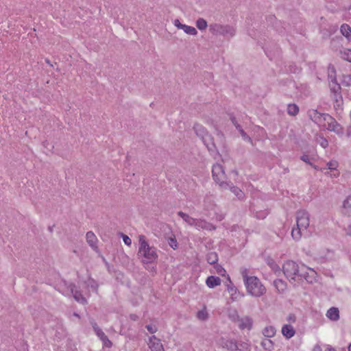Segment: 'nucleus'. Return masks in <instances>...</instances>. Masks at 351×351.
I'll return each mask as SVG.
<instances>
[{
  "label": "nucleus",
  "mask_w": 351,
  "mask_h": 351,
  "mask_svg": "<svg viewBox=\"0 0 351 351\" xmlns=\"http://www.w3.org/2000/svg\"><path fill=\"white\" fill-rule=\"evenodd\" d=\"M72 293H73V297L76 301L81 302L82 304L86 303V300L85 299V298H84L82 296V295L81 294V293L80 291H78L77 290H75V291L72 290Z\"/></svg>",
  "instance_id": "nucleus-29"
},
{
  "label": "nucleus",
  "mask_w": 351,
  "mask_h": 351,
  "mask_svg": "<svg viewBox=\"0 0 351 351\" xmlns=\"http://www.w3.org/2000/svg\"><path fill=\"white\" fill-rule=\"evenodd\" d=\"M206 283L209 288H214L217 286L220 285L221 279L219 277L210 276L207 278Z\"/></svg>",
  "instance_id": "nucleus-18"
},
{
  "label": "nucleus",
  "mask_w": 351,
  "mask_h": 351,
  "mask_svg": "<svg viewBox=\"0 0 351 351\" xmlns=\"http://www.w3.org/2000/svg\"><path fill=\"white\" fill-rule=\"evenodd\" d=\"M168 243L169 245L173 248L176 249L178 247L177 241L175 238L170 237L168 239Z\"/></svg>",
  "instance_id": "nucleus-39"
},
{
  "label": "nucleus",
  "mask_w": 351,
  "mask_h": 351,
  "mask_svg": "<svg viewBox=\"0 0 351 351\" xmlns=\"http://www.w3.org/2000/svg\"><path fill=\"white\" fill-rule=\"evenodd\" d=\"M328 77L329 79V86L330 88V90L332 93H333L335 94L336 99L337 100V96H339L341 97V95H340L341 86L337 82L336 69H335V66L332 64H329V66L328 67Z\"/></svg>",
  "instance_id": "nucleus-9"
},
{
  "label": "nucleus",
  "mask_w": 351,
  "mask_h": 351,
  "mask_svg": "<svg viewBox=\"0 0 351 351\" xmlns=\"http://www.w3.org/2000/svg\"><path fill=\"white\" fill-rule=\"evenodd\" d=\"M237 350L239 351H250V346L246 342H237Z\"/></svg>",
  "instance_id": "nucleus-31"
},
{
  "label": "nucleus",
  "mask_w": 351,
  "mask_h": 351,
  "mask_svg": "<svg viewBox=\"0 0 351 351\" xmlns=\"http://www.w3.org/2000/svg\"><path fill=\"white\" fill-rule=\"evenodd\" d=\"M73 315H74L75 316H76V317H79L78 314H77V313H75Z\"/></svg>",
  "instance_id": "nucleus-53"
},
{
  "label": "nucleus",
  "mask_w": 351,
  "mask_h": 351,
  "mask_svg": "<svg viewBox=\"0 0 351 351\" xmlns=\"http://www.w3.org/2000/svg\"><path fill=\"white\" fill-rule=\"evenodd\" d=\"M145 327H146L147 330L151 334H154L158 331V328L156 325L149 324V325H147Z\"/></svg>",
  "instance_id": "nucleus-38"
},
{
  "label": "nucleus",
  "mask_w": 351,
  "mask_h": 351,
  "mask_svg": "<svg viewBox=\"0 0 351 351\" xmlns=\"http://www.w3.org/2000/svg\"><path fill=\"white\" fill-rule=\"evenodd\" d=\"M308 269V268L304 265L299 267V265L293 261H286L282 266L283 273L291 282L295 281L296 278L298 280L305 279L308 281V276L307 274Z\"/></svg>",
  "instance_id": "nucleus-3"
},
{
  "label": "nucleus",
  "mask_w": 351,
  "mask_h": 351,
  "mask_svg": "<svg viewBox=\"0 0 351 351\" xmlns=\"http://www.w3.org/2000/svg\"><path fill=\"white\" fill-rule=\"evenodd\" d=\"M196 27H197L198 29H199L201 31L205 30L206 29V27H208L206 21L205 19H204L203 18H199L196 21Z\"/></svg>",
  "instance_id": "nucleus-27"
},
{
  "label": "nucleus",
  "mask_w": 351,
  "mask_h": 351,
  "mask_svg": "<svg viewBox=\"0 0 351 351\" xmlns=\"http://www.w3.org/2000/svg\"><path fill=\"white\" fill-rule=\"evenodd\" d=\"M301 160L308 164H311L309 156L308 155L304 154L301 156Z\"/></svg>",
  "instance_id": "nucleus-46"
},
{
  "label": "nucleus",
  "mask_w": 351,
  "mask_h": 351,
  "mask_svg": "<svg viewBox=\"0 0 351 351\" xmlns=\"http://www.w3.org/2000/svg\"><path fill=\"white\" fill-rule=\"evenodd\" d=\"M230 317L232 318V319H235L236 318L238 319L239 318V315H238V313L236 311H234L232 312V314H230L229 315Z\"/></svg>",
  "instance_id": "nucleus-47"
},
{
  "label": "nucleus",
  "mask_w": 351,
  "mask_h": 351,
  "mask_svg": "<svg viewBox=\"0 0 351 351\" xmlns=\"http://www.w3.org/2000/svg\"><path fill=\"white\" fill-rule=\"evenodd\" d=\"M123 240L125 245H127L128 246L131 245L132 240L128 236H127L125 234H123Z\"/></svg>",
  "instance_id": "nucleus-42"
},
{
  "label": "nucleus",
  "mask_w": 351,
  "mask_h": 351,
  "mask_svg": "<svg viewBox=\"0 0 351 351\" xmlns=\"http://www.w3.org/2000/svg\"><path fill=\"white\" fill-rule=\"evenodd\" d=\"M348 351H351V343L348 346Z\"/></svg>",
  "instance_id": "nucleus-52"
},
{
  "label": "nucleus",
  "mask_w": 351,
  "mask_h": 351,
  "mask_svg": "<svg viewBox=\"0 0 351 351\" xmlns=\"http://www.w3.org/2000/svg\"><path fill=\"white\" fill-rule=\"evenodd\" d=\"M240 273L249 294L254 297H261L266 292L265 286L256 276L248 275L249 271L247 268L241 267Z\"/></svg>",
  "instance_id": "nucleus-2"
},
{
  "label": "nucleus",
  "mask_w": 351,
  "mask_h": 351,
  "mask_svg": "<svg viewBox=\"0 0 351 351\" xmlns=\"http://www.w3.org/2000/svg\"><path fill=\"white\" fill-rule=\"evenodd\" d=\"M316 141L323 148H326L328 145V141L322 136H317Z\"/></svg>",
  "instance_id": "nucleus-35"
},
{
  "label": "nucleus",
  "mask_w": 351,
  "mask_h": 351,
  "mask_svg": "<svg viewBox=\"0 0 351 351\" xmlns=\"http://www.w3.org/2000/svg\"><path fill=\"white\" fill-rule=\"evenodd\" d=\"M239 132L244 140L248 141L249 142H252L251 138L246 134V132L242 128L239 130Z\"/></svg>",
  "instance_id": "nucleus-40"
},
{
  "label": "nucleus",
  "mask_w": 351,
  "mask_h": 351,
  "mask_svg": "<svg viewBox=\"0 0 351 351\" xmlns=\"http://www.w3.org/2000/svg\"><path fill=\"white\" fill-rule=\"evenodd\" d=\"M45 62L49 64L51 66H53V65L51 63L50 60H48V59H46L45 60Z\"/></svg>",
  "instance_id": "nucleus-50"
},
{
  "label": "nucleus",
  "mask_w": 351,
  "mask_h": 351,
  "mask_svg": "<svg viewBox=\"0 0 351 351\" xmlns=\"http://www.w3.org/2000/svg\"><path fill=\"white\" fill-rule=\"evenodd\" d=\"M228 189H230L239 199H243L245 196L244 193L239 187L233 186L231 182H230V186H228Z\"/></svg>",
  "instance_id": "nucleus-21"
},
{
  "label": "nucleus",
  "mask_w": 351,
  "mask_h": 351,
  "mask_svg": "<svg viewBox=\"0 0 351 351\" xmlns=\"http://www.w3.org/2000/svg\"><path fill=\"white\" fill-rule=\"evenodd\" d=\"M282 333L287 339H290L294 336L295 331L291 325L285 324L282 328Z\"/></svg>",
  "instance_id": "nucleus-14"
},
{
  "label": "nucleus",
  "mask_w": 351,
  "mask_h": 351,
  "mask_svg": "<svg viewBox=\"0 0 351 351\" xmlns=\"http://www.w3.org/2000/svg\"><path fill=\"white\" fill-rule=\"evenodd\" d=\"M271 267L272 268V269L275 271V273H280V267L277 265L275 263H273L271 265Z\"/></svg>",
  "instance_id": "nucleus-44"
},
{
  "label": "nucleus",
  "mask_w": 351,
  "mask_h": 351,
  "mask_svg": "<svg viewBox=\"0 0 351 351\" xmlns=\"http://www.w3.org/2000/svg\"><path fill=\"white\" fill-rule=\"evenodd\" d=\"M86 238L87 243L93 249H95L97 247V239L95 234L92 231H89L86 233Z\"/></svg>",
  "instance_id": "nucleus-15"
},
{
  "label": "nucleus",
  "mask_w": 351,
  "mask_h": 351,
  "mask_svg": "<svg viewBox=\"0 0 351 351\" xmlns=\"http://www.w3.org/2000/svg\"><path fill=\"white\" fill-rule=\"evenodd\" d=\"M194 227L197 229L215 230L216 226L202 219H196Z\"/></svg>",
  "instance_id": "nucleus-13"
},
{
  "label": "nucleus",
  "mask_w": 351,
  "mask_h": 351,
  "mask_svg": "<svg viewBox=\"0 0 351 351\" xmlns=\"http://www.w3.org/2000/svg\"><path fill=\"white\" fill-rule=\"evenodd\" d=\"M182 29L189 35L195 36L197 34L196 29L192 26L184 25Z\"/></svg>",
  "instance_id": "nucleus-32"
},
{
  "label": "nucleus",
  "mask_w": 351,
  "mask_h": 351,
  "mask_svg": "<svg viewBox=\"0 0 351 351\" xmlns=\"http://www.w3.org/2000/svg\"><path fill=\"white\" fill-rule=\"evenodd\" d=\"M341 33L348 40L351 38V27L348 24H343L340 28Z\"/></svg>",
  "instance_id": "nucleus-24"
},
{
  "label": "nucleus",
  "mask_w": 351,
  "mask_h": 351,
  "mask_svg": "<svg viewBox=\"0 0 351 351\" xmlns=\"http://www.w3.org/2000/svg\"><path fill=\"white\" fill-rule=\"evenodd\" d=\"M299 112V107L295 104H289L287 106V113L291 116H295Z\"/></svg>",
  "instance_id": "nucleus-26"
},
{
  "label": "nucleus",
  "mask_w": 351,
  "mask_h": 351,
  "mask_svg": "<svg viewBox=\"0 0 351 351\" xmlns=\"http://www.w3.org/2000/svg\"><path fill=\"white\" fill-rule=\"evenodd\" d=\"M230 120L232 123V124L235 126V128H237V130L239 131V130H241L242 128V127L241 126V125H239L236 119V118L234 117H230Z\"/></svg>",
  "instance_id": "nucleus-41"
},
{
  "label": "nucleus",
  "mask_w": 351,
  "mask_h": 351,
  "mask_svg": "<svg viewBox=\"0 0 351 351\" xmlns=\"http://www.w3.org/2000/svg\"><path fill=\"white\" fill-rule=\"evenodd\" d=\"M130 318L132 321H136L138 319V316L137 315H136V314H130Z\"/></svg>",
  "instance_id": "nucleus-48"
},
{
  "label": "nucleus",
  "mask_w": 351,
  "mask_h": 351,
  "mask_svg": "<svg viewBox=\"0 0 351 351\" xmlns=\"http://www.w3.org/2000/svg\"><path fill=\"white\" fill-rule=\"evenodd\" d=\"M193 129L196 134L202 138L204 143L205 144V145L210 152H214L215 150H216L217 147L215 143H212L211 145L208 143V140L212 141V136L207 133L204 126L197 123L195 124Z\"/></svg>",
  "instance_id": "nucleus-8"
},
{
  "label": "nucleus",
  "mask_w": 351,
  "mask_h": 351,
  "mask_svg": "<svg viewBox=\"0 0 351 351\" xmlns=\"http://www.w3.org/2000/svg\"><path fill=\"white\" fill-rule=\"evenodd\" d=\"M276 332V328L274 326H269L263 329V334L266 337H272L275 335Z\"/></svg>",
  "instance_id": "nucleus-25"
},
{
  "label": "nucleus",
  "mask_w": 351,
  "mask_h": 351,
  "mask_svg": "<svg viewBox=\"0 0 351 351\" xmlns=\"http://www.w3.org/2000/svg\"><path fill=\"white\" fill-rule=\"evenodd\" d=\"M347 234L351 235V224L346 229Z\"/></svg>",
  "instance_id": "nucleus-49"
},
{
  "label": "nucleus",
  "mask_w": 351,
  "mask_h": 351,
  "mask_svg": "<svg viewBox=\"0 0 351 351\" xmlns=\"http://www.w3.org/2000/svg\"><path fill=\"white\" fill-rule=\"evenodd\" d=\"M94 331L97 337L102 341L104 344L107 348H110L112 345V342L109 340L108 337L105 335L102 330L97 326L96 323L92 324Z\"/></svg>",
  "instance_id": "nucleus-11"
},
{
  "label": "nucleus",
  "mask_w": 351,
  "mask_h": 351,
  "mask_svg": "<svg viewBox=\"0 0 351 351\" xmlns=\"http://www.w3.org/2000/svg\"><path fill=\"white\" fill-rule=\"evenodd\" d=\"M215 269L217 272L221 276H223L224 274L226 273V270L220 265H217L215 267Z\"/></svg>",
  "instance_id": "nucleus-43"
},
{
  "label": "nucleus",
  "mask_w": 351,
  "mask_h": 351,
  "mask_svg": "<svg viewBox=\"0 0 351 351\" xmlns=\"http://www.w3.org/2000/svg\"><path fill=\"white\" fill-rule=\"evenodd\" d=\"M343 85L349 86L351 85V75H343L341 81Z\"/></svg>",
  "instance_id": "nucleus-36"
},
{
  "label": "nucleus",
  "mask_w": 351,
  "mask_h": 351,
  "mask_svg": "<svg viewBox=\"0 0 351 351\" xmlns=\"http://www.w3.org/2000/svg\"><path fill=\"white\" fill-rule=\"evenodd\" d=\"M218 343L223 348H226L228 350H237V341L234 339L221 337L219 339Z\"/></svg>",
  "instance_id": "nucleus-12"
},
{
  "label": "nucleus",
  "mask_w": 351,
  "mask_h": 351,
  "mask_svg": "<svg viewBox=\"0 0 351 351\" xmlns=\"http://www.w3.org/2000/svg\"><path fill=\"white\" fill-rule=\"evenodd\" d=\"M206 260L209 264H215L218 261V256L215 252H210L207 254Z\"/></svg>",
  "instance_id": "nucleus-28"
},
{
  "label": "nucleus",
  "mask_w": 351,
  "mask_h": 351,
  "mask_svg": "<svg viewBox=\"0 0 351 351\" xmlns=\"http://www.w3.org/2000/svg\"><path fill=\"white\" fill-rule=\"evenodd\" d=\"M196 317L200 321H206L208 319L209 315L206 306H204L202 310L197 311Z\"/></svg>",
  "instance_id": "nucleus-23"
},
{
  "label": "nucleus",
  "mask_w": 351,
  "mask_h": 351,
  "mask_svg": "<svg viewBox=\"0 0 351 351\" xmlns=\"http://www.w3.org/2000/svg\"><path fill=\"white\" fill-rule=\"evenodd\" d=\"M148 346L151 351H165L160 339L155 335H152L149 338Z\"/></svg>",
  "instance_id": "nucleus-10"
},
{
  "label": "nucleus",
  "mask_w": 351,
  "mask_h": 351,
  "mask_svg": "<svg viewBox=\"0 0 351 351\" xmlns=\"http://www.w3.org/2000/svg\"><path fill=\"white\" fill-rule=\"evenodd\" d=\"M338 167V162L336 160H331L327 163V167L328 169L335 170Z\"/></svg>",
  "instance_id": "nucleus-37"
},
{
  "label": "nucleus",
  "mask_w": 351,
  "mask_h": 351,
  "mask_svg": "<svg viewBox=\"0 0 351 351\" xmlns=\"http://www.w3.org/2000/svg\"><path fill=\"white\" fill-rule=\"evenodd\" d=\"M139 248L138 256L143 263H154L158 258L157 250L154 246H150L144 235H140Z\"/></svg>",
  "instance_id": "nucleus-4"
},
{
  "label": "nucleus",
  "mask_w": 351,
  "mask_h": 351,
  "mask_svg": "<svg viewBox=\"0 0 351 351\" xmlns=\"http://www.w3.org/2000/svg\"><path fill=\"white\" fill-rule=\"evenodd\" d=\"M212 174L214 180L219 184L221 189L226 190L230 186V182L224 181L226 178L223 167L220 164H215L213 166Z\"/></svg>",
  "instance_id": "nucleus-7"
},
{
  "label": "nucleus",
  "mask_w": 351,
  "mask_h": 351,
  "mask_svg": "<svg viewBox=\"0 0 351 351\" xmlns=\"http://www.w3.org/2000/svg\"><path fill=\"white\" fill-rule=\"evenodd\" d=\"M178 215L180 216L188 225L194 226L196 219L191 217L182 211H179L178 213Z\"/></svg>",
  "instance_id": "nucleus-20"
},
{
  "label": "nucleus",
  "mask_w": 351,
  "mask_h": 351,
  "mask_svg": "<svg viewBox=\"0 0 351 351\" xmlns=\"http://www.w3.org/2000/svg\"><path fill=\"white\" fill-rule=\"evenodd\" d=\"M239 326L241 329H251L252 326V319L249 317H245L239 319Z\"/></svg>",
  "instance_id": "nucleus-17"
},
{
  "label": "nucleus",
  "mask_w": 351,
  "mask_h": 351,
  "mask_svg": "<svg viewBox=\"0 0 351 351\" xmlns=\"http://www.w3.org/2000/svg\"><path fill=\"white\" fill-rule=\"evenodd\" d=\"M326 317L332 321H337L339 319V311L336 307H331L326 313Z\"/></svg>",
  "instance_id": "nucleus-16"
},
{
  "label": "nucleus",
  "mask_w": 351,
  "mask_h": 351,
  "mask_svg": "<svg viewBox=\"0 0 351 351\" xmlns=\"http://www.w3.org/2000/svg\"><path fill=\"white\" fill-rule=\"evenodd\" d=\"M297 228H293L291 235L295 240H299L303 234L307 232L309 226V215L304 210H300L296 213Z\"/></svg>",
  "instance_id": "nucleus-5"
},
{
  "label": "nucleus",
  "mask_w": 351,
  "mask_h": 351,
  "mask_svg": "<svg viewBox=\"0 0 351 351\" xmlns=\"http://www.w3.org/2000/svg\"><path fill=\"white\" fill-rule=\"evenodd\" d=\"M342 212L347 216H351V195L343 201Z\"/></svg>",
  "instance_id": "nucleus-19"
},
{
  "label": "nucleus",
  "mask_w": 351,
  "mask_h": 351,
  "mask_svg": "<svg viewBox=\"0 0 351 351\" xmlns=\"http://www.w3.org/2000/svg\"><path fill=\"white\" fill-rule=\"evenodd\" d=\"M309 118L320 128L335 132L337 134H343V128L330 115L320 113L316 110H310L308 112Z\"/></svg>",
  "instance_id": "nucleus-1"
},
{
  "label": "nucleus",
  "mask_w": 351,
  "mask_h": 351,
  "mask_svg": "<svg viewBox=\"0 0 351 351\" xmlns=\"http://www.w3.org/2000/svg\"><path fill=\"white\" fill-rule=\"evenodd\" d=\"M341 58L351 62V49H345L340 51Z\"/></svg>",
  "instance_id": "nucleus-30"
},
{
  "label": "nucleus",
  "mask_w": 351,
  "mask_h": 351,
  "mask_svg": "<svg viewBox=\"0 0 351 351\" xmlns=\"http://www.w3.org/2000/svg\"><path fill=\"white\" fill-rule=\"evenodd\" d=\"M173 24H174V25H175L177 28L180 29H182V27H184V24H182V23L180 22L179 19H176V20L174 21V22H173Z\"/></svg>",
  "instance_id": "nucleus-45"
},
{
  "label": "nucleus",
  "mask_w": 351,
  "mask_h": 351,
  "mask_svg": "<svg viewBox=\"0 0 351 351\" xmlns=\"http://www.w3.org/2000/svg\"><path fill=\"white\" fill-rule=\"evenodd\" d=\"M227 289L229 293L230 294L232 299L234 300L236 297H234V295L237 294V288L232 284L231 281H230V284L227 286Z\"/></svg>",
  "instance_id": "nucleus-34"
},
{
  "label": "nucleus",
  "mask_w": 351,
  "mask_h": 351,
  "mask_svg": "<svg viewBox=\"0 0 351 351\" xmlns=\"http://www.w3.org/2000/svg\"><path fill=\"white\" fill-rule=\"evenodd\" d=\"M274 285L279 293H283L287 289V283L281 279L274 280Z\"/></svg>",
  "instance_id": "nucleus-22"
},
{
  "label": "nucleus",
  "mask_w": 351,
  "mask_h": 351,
  "mask_svg": "<svg viewBox=\"0 0 351 351\" xmlns=\"http://www.w3.org/2000/svg\"><path fill=\"white\" fill-rule=\"evenodd\" d=\"M209 31L215 36H222L227 38L234 36L236 32L235 29L232 26L219 23L210 24Z\"/></svg>",
  "instance_id": "nucleus-6"
},
{
  "label": "nucleus",
  "mask_w": 351,
  "mask_h": 351,
  "mask_svg": "<svg viewBox=\"0 0 351 351\" xmlns=\"http://www.w3.org/2000/svg\"><path fill=\"white\" fill-rule=\"evenodd\" d=\"M208 142L210 145H211L212 143H215L214 141H213V138L212 137V141H209L208 140Z\"/></svg>",
  "instance_id": "nucleus-51"
},
{
  "label": "nucleus",
  "mask_w": 351,
  "mask_h": 351,
  "mask_svg": "<svg viewBox=\"0 0 351 351\" xmlns=\"http://www.w3.org/2000/svg\"><path fill=\"white\" fill-rule=\"evenodd\" d=\"M262 347L268 350H271L273 348V342L271 340L265 339L261 342Z\"/></svg>",
  "instance_id": "nucleus-33"
}]
</instances>
